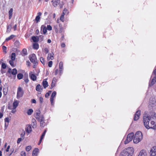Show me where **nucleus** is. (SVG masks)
I'll return each instance as SVG.
<instances>
[{
  "label": "nucleus",
  "mask_w": 156,
  "mask_h": 156,
  "mask_svg": "<svg viewBox=\"0 0 156 156\" xmlns=\"http://www.w3.org/2000/svg\"><path fill=\"white\" fill-rule=\"evenodd\" d=\"M29 76L31 79L33 81H35L36 80V76L32 73V72L30 73H29Z\"/></svg>",
  "instance_id": "aec40b11"
},
{
  "label": "nucleus",
  "mask_w": 156,
  "mask_h": 156,
  "mask_svg": "<svg viewBox=\"0 0 156 156\" xmlns=\"http://www.w3.org/2000/svg\"><path fill=\"white\" fill-rule=\"evenodd\" d=\"M23 75L22 73H19L17 75V77L19 79H21L23 78Z\"/></svg>",
  "instance_id": "4c0bfd02"
},
{
  "label": "nucleus",
  "mask_w": 156,
  "mask_h": 156,
  "mask_svg": "<svg viewBox=\"0 0 156 156\" xmlns=\"http://www.w3.org/2000/svg\"><path fill=\"white\" fill-rule=\"evenodd\" d=\"M31 125L33 128H35L36 127V122L34 119H33L32 120Z\"/></svg>",
  "instance_id": "b1692460"
},
{
  "label": "nucleus",
  "mask_w": 156,
  "mask_h": 156,
  "mask_svg": "<svg viewBox=\"0 0 156 156\" xmlns=\"http://www.w3.org/2000/svg\"><path fill=\"white\" fill-rule=\"evenodd\" d=\"M14 60H10L9 61V63L10 64V65L11 66H12V67H14V63L13 62V61Z\"/></svg>",
  "instance_id": "37998d69"
},
{
  "label": "nucleus",
  "mask_w": 156,
  "mask_h": 156,
  "mask_svg": "<svg viewBox=\"0 0 156 156\" xmlns=\"http://www.w3.org/2000/svg\"><path fill=\"white\" fill-rule=\"evenodd\" d=\"M42 84L44 88H46L48 86V82L46 81V80H43L42 82Z\"/></svg>",
  "instance_id": "393cba45"
},
{
  "label": "nucleus",
  "mask_w": 156,
  "mask_h": 156,
  "mask_svg": "<svg viewBox=\"0 0 156 156\" xmlns=\"http://www.w3.org/2000/svg\"><path fill=\"white\" fill-rule=\"evenodd\" d=\"M30 60L31 62L35 65H36L37 63L36 56L35 54H32L30 55Z\"/></svg>",
  "instance_id": "423d86ee"
},
{
  "label": "nucleus",
  "mask_w": 156,
  "mask_h": 156,
  "mask_svg": "<svg viewBox=\"0 0 156 156\" xmlns=\"http://www.w3.org/2000/svg\"><path fill=\"white\" fill-rule=\"evenodd\" d=\"M23 94L24 91L22 88L20 87H19L17 89V98L18 99H19L22 97L23 96Z\"/></svg>",
  "instance_id": "39448f33"
},
{
  "label": "nucleus",
  "mask_w": 156,
  "mask_h": 156,
  "mask_svg": "<svg viewBox=\"0 0 156 156\" xmlns=\"http://www.w3.org/2000/svg\"><path fill=\"white\" fill-rule=\"evenodd\" d=\"M152 76H156V68L154 71V73L152 74Z\"/></svg>",
  "instance_id": "680f3d73"
},
{
  "label": "nucleus",
  "mask_w": 156,
  "mask_h": 156,
  "mask_svg": "<svg viewBox=\"0 0 156 156\" xmlns=\"http://www.w3.org/2000/svg\"><path fill=\"white\" fill-rule=\"evenodd\" d=\"M15 53L14 52L12 53L11 56V60H14L15 59Z\"/></svg>",
  "instance_id": "c756f323"
},
{
  "label": "nucleus",
  "mask_w": 156,
  "mask_h": 156,
  "mask_svg": "<svg viewBox=\"0 0 156 156\" xmlns=\"http://www.w3.org/2000/svg\"><path fill=\"white\" fill-rule=\"evenodd\" d=\"M138 156H147L146 151L144 150H141Z\"/></svg>",
  "instance_id": "6ab92c4d"
},
{
  "label": "nucleus",
  "mask_w": 156,
  "mask_h": 156,
  "mask_svg": "<svg viewBox=\"0 0 156 156\" xmlns=\"http://www.w3.org/2000/svg\"><path fill=\"white\" fill-rule=\"evenodd\" d=\"M60 20L62 22H63L64 21V17L63 16V15L61 16Z\"/></svg>",
  "instance_id": "3c124183"
},
{
  "label": "nucleus",
  "mask_w": 156,
  "mask_h": 156,
  "mask_svg": "<svg viewBox=\"0 0 156 156\" xmlns=\"http://www.w3.org/2000/svg\"><path fill=\"white\" fill-rule=\"evenodd\" d=\"M52 61H49L48 63V66L50 67H52Z\"/></svg>",
  "instance_id": "8fccbe9b"
},
{
  "label": "nucleus",
  "mask_w": 156,
  "mask_h": 156,
  "mask_svg": "<svg viewBox=\"0 0 156 156\" xmlns=\"http://www.w3.org/2000/svg\"><path fill=\"white\" fill-rule=\"evenodd\" d=\"M58 73V69H56L55 71V75H56Z\"/></svg>",
  "instance_id": "bf43d9fd"
},
{
  "label": "nucleus",
  "mask_w": 156,
  "mask_h": 156,
  "mask_svg": "<svg viewBox=\"0 0 156 156\" xmlns=\"http://www.w3.org/2000/svg\"><path fill=\"white\" fill-rule=\"evenodd\" d=\"M15 36L14 35H11L9 37L6 38V39L5 41H8L13 38L14 37H15Z\"/></svg>",
  "instance_id": "2f4dec72"
},
{
  "label": "nucleus",
  "mask_w": 156,
  "mask_h": 156,
  "mask_svg": "<svg viewBox=\"0 0 156 156\" xmlns=\"http://www.w3.org/2000/svg\"><path fill=\"white\" fill-rule=\"evenodd\" d=\"M40 61L43 64H44V60L43 57H41L40 58Z\"/></svg>",
  "instance_id": "c03bdc74"
},
{
  "label": "nucleus",
  "mask_w": 156,
  "mask_h": 156,
  "mask_svg": "<svg viewBox=\"0 0 156 156\" xmlns=\"http://www.w3.org/2000/svg\"><path fill=\"white\" fill-rule=\"evenodd\" d=\"M135 136H137L138 138L140 139H142L143 138V135L142 133L139 131H137L135 133Z\"/></svg>",
  "instance_id": "2eb2a0df"
},
{
  "label": "nucleus",
  "mask_w": 156,
  "mask_h": 156,
  "mask_svg": "<svg viewBox=\"0 0 156 156\" xmlns=\"http://www.w3.org/2000/svg\"><path fill=\"white\" fill-rule=\"evenodd\" d=\"M38 37V40L40 41H41L43 40L44 36L41 35L39 36Z\"/></svg>",
  "instance_id": "ea45409f"
},
{
  "label": "nucleus",
  "mask_w": 156,
  "mask_h": 156,
  "mask_svg": "<svg viewBox=\"0 0 156 156\" xmlns=\"http://www.w3.org/2000/svg\"><path fill=\"white\" fill-rule=\"evenodd\" d=\"M40 111H38L36 112L35 118L37 119L40 120V117H41V116H40L39 115L40 114Z\"/></svg>",
  "instance_id": "cd10ccee"
},
{
  "label": "nucleus",
  "mask_w": 156,
  "mask_h": 156,
  "mask_svg": "<svg viewBox=\"0 0 156 156\" xmlns=\"http://www.w3.org/2000/svg\"><path fill=\"white\" fill-rule=\"evenodd\" d=\"M47 32L46 26L45 25H42L41 27V32L43 34H45Z\"/></svg>",
  "instance_id": "4468645a"
},
{
  "label": "nucleus",
  "mask_w": 156,
  "mask_h": 156,
  "mask_svg": "<svg viewBox=\"0 0 156 156\" xmlns=\"http://www.w3.org/2000/svg\"><path fill=\"white\" fill-rule=\"evenodd\" d=\"M22 52L23 54L24 55H27V49L25 48L23 49L22 50Z\"/></svg>",
  "instance_id": "a19ab883"
},
{
  "label": "nucleus",
  "mask_w": 156,
  "mask_h": 156,
  "mask_svg": "<svg viewBox=\"0 0 156 156\" xmlns=\"http://www.w3.org/2000/svg\"><path fill=\"white\" fill-rule=\"evenodd\" d=\"M67 9L66 8H65L63 11V13L66 14L67 12Z\"/></svg>",
  "instance_id": "13d9d810"
},
{
  "label": "nucleus",
  "mask_w": 156,
  "mask_h": 156,
  "mask_svg": "<svg viewBox=\"0 0 156 156\" xmlns=\"http://www.w3.org/2000/svg\"><path fill=\"white\" fill-rule=\"evenodd\" d=\"M47 30H52V27L50 25H48L46 27Z\"/></svg>",
  "instance_id": "de8ad7c7"
},
{
  "label": "nucleus",
  "mask_w": 156,
  "mask_h": 156,
  "mask_svg": "<svg viewBox=\"0 0 156 156\" xmlns=\"http://www.w3.org/2000/svg\"><path fill=\"white\" fill-rule=\"evenodd\" d=\"M41 87L40 84H38L36 87V90L37 91H41V90H42V89L41 88Z\"/></svg>",
  "instance_id": "72a5a7b5"
},
{
  "label": "nucleus",
  "mask_w": 156,
  "mask_h": 156,
  "mask_svg": "<svg viewBox=\"0 0 156 156\" xmlns=\"http://www.w3.org/2000/svg\"><path fill=\"white\" fill-rule=\"evenodd\" d=\"M133 152L132 147H129L123 151L121 153L120 156H132Z\"/></svg>",
  "instance_id": "f03ea898"
},
{
  "label": "nucleus",
  "mask_w": 156,
  "mask_h": 156,
  "mask_svg": "<svg viewBox=\"0 0 156 156\" xmlns=\"http://www.w3.org/2000/svg\"><path fill=\"white\" fill-rule=\"evenodd\" d=\"M24 80L25 82L27 83L29 81V80L28 78L24 79Z\"/></svg>",
  "instance_id": "69168bd1"
},
{
  "label": "nucleus",
  "mask_w": 156,
  "mask_h": 156,
  "mask_svg": "<svg viewBox=\"0 0 156 156\" xmlns=\"http://www.w3.org/2000/svg\"><path fill=\"white\" fill-rule=\"evenodd\" d=\"M140 115V111L138 110L136 111L134 116V120L135 121L138 120Z\"/></svg>",
  "instance_id": "1a4fd4ad"
},
{
  "label": "nucleus",
  "mask_w": 156,
  "mask_h": 156,
  "mask_svg": "<svg viewBox=\"0 0 156 156\" xmlns=\"http://www.w3.org/2000/svg\"><path fill=\"white\" fill-rule=\"evenodd\" d=\"M14 44L16 47H19L20 46V43L18 41H16L14 43Z\"/></svg>",
  "instance_id": "58836bf2"
},
{
  "label": "nucleus",
  "mask_w": 156,
  "mask_h": 156,
  "mask_svg": "<svg viewBox=\"0 0 156 156\" xmlns=\"http://www.w3.org/2000/svg\"><path fill=\"white\" fill-rule=\"evenodd\" d=\"M39 100H40V103H42L43 102V98L41 97H40L39 98Z\"/></svg>",
  "instance_id": "052dcab7"
},
{
  "label": "nucleus",
  "mask_w": 156,
  "mask_h": 156,
  "mask_svg": "<svg viewBox=\"0 0 156 156\" xmlns=\"http://www.w3.org/2000/svg\"><path fill=\"white\" fill-rule=\"evenodd\" d=\"M142 139H140L139 138H138L137 136H134L133 141L134 143L137 144Z\"/></svg>",
  "instance_id": "dca6fc26"
},
{
  "label": "nucleus",
  "mask_w": 156,
  "mask_h": 156,
  "mask_svg": "<svg viewBox=\"0 0 156 156\" xmlns=\"http://www.w3.org/2000/svg\"><path fill=\"white\" fill-rule=\"evenodd\" d=\"M54 55V54L53 52H52L51 53H49L48 54V56L47 57V59L48 60H53L54 59L53 55Z\"/></svg>",
  "instance_id": "5701e85b"
},
{
  "label": "nucleus",
  "mask_w": 156,
  "mask_h": 156,
  "mask_svg": "<svg viewBox=\"0 0 156 156\" xmlns=\"http://www.w3.org/2000/svg\"><path fill=\"white\" fill-rule=\"evenodd\" d=\"M22 140V139L21 138H19L17 141V143L18 144L20 143Z\"/></svg>",
  "instance_id": "4d7b16f0"
},
{
  "label": "nucleus",
  "mask_w": 156,
  "mask_h": 156,
  "mask_svg": "<svg viewBox=\"0 0 156 156\" xmlns=\"http://www.w3.org/2000/svg\"><path fill=\"white\" fill-rule=\"evenodd\" d=\"M45 135V134H44L43 133L42 134V135L41 136V137L40 139L43 140V139Z\"/></svg>",
  "instance_id": "774afa93"
},
{
  "label": "nucleus",
  "mask_w": 156,
  "mask_h": 156,
  "mask_svg": "<svg viewBox=\"0 0 156 156\" xmlns=\"http://www.w3.org/2000/svg\"><path fill=\"white\" fill-rule=\"evenodd\" d=\"M21 156H26V154L24 151H23L21 152Z\"/></svg>",
  "instance_id": "864d4df0"
},
{
  "label": "nucleus",
  "mask_w": 156,
  "mask_h": 156,
  "mask_svg": "<svg viewBox=\"0 0 156 156\" xmlns=\"http://www.w3.org/2000/svg\"><path fill=\"white\" fill-rule=\"evenodd\" d=\"M151 121L149 126H151L152 128L150 129H156V114H154L153 116L151 117Z\"/></svg>",
  "instance_id": "7ed1b4c3"
},
{
  "label": "nucleus",
  "mask_w": 156,
  "mask_h": 156,
  "mask_svg": "<svg viewBox=\"0 0 156 156\" xmlns=\"http://www.w3.org/2000/svg\"><path fill=\"white\" fill-rule=\"evenodd\" d=\"M12 25H8L7 26V32H9L11 30Z\"/></svg>",
  "instance_id": "473e14b6"
},
{
  "label": "nucleus",
  "mask_w": 156,
  "mask_h": 156,
  "mask_svg": "<svg viewBox=\"0 0 156 156\" xmlns=\"http://www.w3.org/2000/svg\"><path fill=\"white\" fill-rule=\"evenodd\" d=\"M51 90H49L48 91V92L45 95V97H46V98H47V97H48L50 95V94H51Z\"/></svg>",
  "instance_id": "49530a36"
},
{
  "label": "nucleus",
  "mask_w": 156,
  "mask_h": 156,
  "mask_svg": "<svg viewBox=\"0 0 156 156\" xmlns=\"http://www.w3.org/2000/svg\"><path fill=\"white\" fill-rule=\"evenodd\" d=\"M31 149V147L30 146H29L26 147V151H30Z\"/></svg>",
  "instance_id": "a18cd8bd"
},
{
  "label": "nucleus",
  "mask_w": 156,
  "mask_h": 156,
  "mask_svg": "<svg viewBox=\"0 0 156 156\" xmlns=\"http://www.w3.org/2000/svg\"><path fill=\"white\" fill-rule=\"evenodd\" d=\"M44 51L46 54H47L49 51L48 49L47 48H45L44 50Z\"/></svg>",
  "instance_id": "6e6d98bb"
},
{
  "label": "nucleus",
  "mask_w": 156,
  "mask_h": 156,
  "mask_svg": "<svg viewBox=\"0 0 156 156\" xmlns=\"http://www.w3.org/2000/svg\"><path fill=\"white\" fill-rule=\"evenodd\" d=\"M6 67V65L5 63H2V64L1 68L3 69H5Z\"/></svg>",
  "instance_id": "79ce46f5"
},
{
  "label": "nucleus",
  "mask_w": 156,
  "mask_h": 156,
  "mask_svg": "<svg viewBox=\"0 0 156 156\" xmlns=\"http://www.w3.org/2000/svg\"><path fill=\"white\" fill-rule=\"evenodd\" d=\"M33 112V110L32 109H30L27 112V114L28 115H31Z\"/></svg>",
  "instance_id": "e433bc0d"
},
{
  "label": "nucleus",
  "mask_w": 156,
  "mask_h": 156,
  "mask_svg": "<svg viewBox=\"0 0 156 156\" xmlns=\"http://www.w3.org/2000/svg\"><path fill=\"white\" fill-rule=\"evenodd\" d=\"M56 93L55 91H54L52 93L50 98V101L52 105H53L54 98L55 96Z\"/></svg>",
  "instance_id": "f8f14e48"
},
{
  "label": "nucleus",
  "mask_w": 156,
  "mask_h": 156,
  "mask_svg": "<svg viewBox=\"0 0 156 156\" xmlns=\"http://www.w3.org/2000/svg\"><path fill=\"white\" fill-rule=\"evenodd\" d=\"M53 5L54 7H56L60 2V0H52Z\"/></svg>",
  "instance_id": "f3484780"
},
{
  "label": "nucleus",
  "mask_w": 156,
  "mask_h": 156,
  "mask_svg": "<svg viewBox=\"0 0 156 156\" xmlns=\"http://www.w3.org/2000/svg\"><path fill=\"white\" fill-rule=\"evenodd\" d=\"M39 149L37 148H35L33 151V156H37L38 154Z\"/></svg>",
  "instance_id": "412c9836"
},
{
  "label": "nucleus",
  "mask_w": 156,
  "mask_h": 156,
  "mask_svg": "<svg viewBox=\"0 0 156 156\" xmlns=\"http://www.w3.org/2000/svg\"><path fill=\"white\" fill-rule=\"evenodd\" d=\"M150 156H156V146L153 147L151 149L150 152Z\"/></svg>",
  "instance_id": "6e6552de"
},
{
  "label": "nucleus",
  "mask_w": 156,
  "mask_h": 156,
  "mask_svg": "<svg viewBox=\"0 0 156 156\" xmlns=\"http://www.w3.org/2000/svg\"><path fill=\"white\" fill-rule=\"evenodd\" d=\"M149 106L152 108L156 106V98H150Z\"/></svg>",
  "instance_id": "0eeeda50"
},
{
  "label": "nucleus",
  "mask_w": 156,
  "mask_h": 156,
  "mask_svg": "<svg viewBox=\"0 0 156 156\" xmlns=\"http://www.w3.org/2000/svg\"><path fill=\"white\" fill-rule=\"evenodd\" d=\"M19 103L17 101H15L12 104V109L15 110L18 105Z\"/></svg>",
  "instance_id": "a211bd4d"
},
{
  "label": "nucleus",
  "mask_w": 156,
  "mask_h": 156,
  "mask_svg": "<svg viewBox=\"0 0 156 156\" xmlns=\"http://www.w3.org/2000/svg\"><path fill=\"white\" fill-rule=\"evenodd\" d=\"M61 46L62 48H64L65 46V44L64 43H62L61 44Z\"/></svg>",
  "instance_id": "e2e57ef3"
},
{
  "label": "nucleus",
  "mask_w": 156,
  "mask_h": 156,
  "mask_svg": "<svg viewBox=\"0 0 156 156\" xmlns=\"http://www.w3.org/2000/svg\"><path fill=\"white\" fill-rule=\"evenodd\" d=\"M151 119V117L148 115L145 114L143 118V122L145 127L147 129L152 128V127L149 126V121Z\"/></svg>",
  "instance_id": "f257e3e1"
},
{
  "label": "nucleus",
  "mask_w": 156,
  "mask_h": 156,
  "mask_svg": "<svg viewBox=\"0 0 156 156\" xmlns=\"http://www.w3.org/2000/svg\"><path fill=\"white\" fill-rule=\"evenodd\" d=\"M59 29L58 32L60 33H64V28L62 27V24L60 23L59 25Z\"/></svg>",
  "instance_id": "4be33fe9"
},
{
  "label": "nucleus",
  "mask_w": 156,
  "mask_h": 156,
  "mask_svg": "<svg viewBox=\"0 0 156 156\" xmlns=\"http://www.w3.org/2000/svg\"><path fill=\"white\" fill-rule=\"evenodd\" d=\"M17 27V25L15 24L14 26L13 27V28L14 29V30H16Z\"/></svg>",
  "instance_id": "338daca9"
},
{
  "label": "nucleus",
  "mask_w": 156,
  "mask_h": 156,
  "mask_svg": "<svg viewBox=\"0 0 156 156\" xmlns=\"http://www.w3.org/2000/svg\"><path fill=\"white\" fill-rule=\"evenodd\" d=\"M33 47L34 49H37L39 48V45L37 43H34L33 44Z\"/></svg>",
  "instance_id": "7c9ffc66"
},
{
  "label": "nucleus",
  "mask_w": 156,
  "mask_h": 156,
  "mask_svg": "<svg viewBox=\"0 0 156 156\" xmlns=\"http://www.w3.org/2000/svg\"><path fill=\"white\" fill-rule=\"evenodd\" d=\"M11 73L13 75H16L17 74V70L16 69H13Z\"/></svg>",
  "instance_id": "f704fd0d"
},
{
  "label": "nucleus",
  "mask_w": 156,
  "mask_h": 156,
  "mask_svg": "<svg viewBox=\"0 0 156 156\" xmlns=\"http://www.w3.org/2000/svg\"><path fill=\"white\" fill-rule=\"evenodd\" d=\"M56 79L55 78H54L53 79L52 83H51V85H53V86H55V84L56 83Z\"/></svg>",
  "instance_id": "c9c22d12"
},
{
  "label": "nucleus",
  "mask_w": 156,
  "mask_h": 156,
  "mask_svg": "<svg viewBox=\"0 0 156 156\" xmlns=\"http://www.w3.org/2000/svg\"><path fill=\"white\" fill-rule=\"evenodd\" d=\"M32 130V128L31 126L30 125H28L27 126L26 131L28 133H30Z\"/></svg>",
  "instance_id": "a878e982"
},
{
  "label": "nucleus",
  "mask_w": 156,
  "mask_h": 156,
  "mask_svg": "<svg viewBox=\"0 0 156 156\" xmlns=\"http://www.w3.org/2000/svg\"><path fill=\"white\" fill-rule=\"evenodd\" d=\"M153 77L151 81L150 82L149 84V87H151L154 85L156 82V76H153Z\"/></svg>",
  "instance_id": "ddd939ff"
},
{
  "label": "nucleus",
  "mask_w": 156,
  "mask_h": 156,
  "mask_svg": "<svg viewBox=\"0 0 156 156\" xmlns=\"http://www.w3.org/2000/svg\"><path fill=\"white\" fill-rule=\"evenodd\" d=\"M63 63L62 62H60L59 65V71L60 75H61L63 70Z\"/></svg>",
  "instance_id": "9b49d317"
},
{
  "label": "nucleus",
  "mask_w": 156,
  "mask_h": 156,
  "mask_svg": "<svg viewBox=\"0 0 156 156\" xmlns=\"http://www.w3.org/2000/svg\"><path fill=\"white\" fill-rule=\"evenodd\" d=\"M13 11V9L12 8H11L10 9V10L9 12V19H10L12 17Z\"/></svg>",
  "instance_id": "bb28decb"
},
{
  "label": "nucleus",
  "mask_w": 156,
  "mask_h": 156,
  "mask_svg": "<svg viewBox=\"0 0 156 156\" xmlns=\"http://www.w3.org/2000/svg\"><path fill=\"white\" fill-rule=\"evenodd\" d=\"M40 19V16H37L36 17L35 19L37 23L39 21Z\"/></svg>",
  "instance_id": "603ef678"
},
{
  "label": "nucleus",
  "mask_w": 156,
  "mask_h": 156,
  "mask_svg": "<svg viewBox=\"0 0 156 156\" xmlns=\"http://www.w3.org/2000/svg\"><path fill=\"white\" fill-rule=\"evenodd\" d=\"M9 121V119L8 117L6 118L5 119V122H7L8 123Z\"/></svg>",
  "instance_id": "5fc2aeb1"
},
{
  "label": "nucleus",
  "mask_w": 156,
  "mask_h": 156,
  "mask_svg": "<svg viewBox=\"0 0 156 156\" xmlns=\"http://www.w3.org/2000/svg\"><path fill=\"white\" fill-rule=\"evenodd\" d=\"M32 39L34 42H37L38 41V36H33Z\"/></svg>",
  "instance_id": "c85d7f7f"
},
{
  "label": "nucleus",
  "mask_w": 156,
  "mask_h": 156,
  "mask_svg": "<svg viewBox=\"0 0 156 156\" xmlns=\"http://www.w3.org/2000/svg\"><path fill=\"white\" fill-rule=\"evenodd\" d=\"M44 118L43 116L41 115V117H40V125L41 126L44 127L45 125V123L44 121Z\"/></svg>",
  "instance_id": "9d476101"
},
{
  "label": "nucleus",
  "mask_w": 156,
  "mask_h": 156,
  "mask_svg": "<svg viewBox=\"0 0 156 156\" xmlns=\"http://www.w3.org/2000/svg\"><path fill=\"white\" fill-rule=\"evenodd\" d=\"M10 146L9 145L7 147V149L6 150V152H8L9 151V149L10 148Z\"/></svg>",
  "instance_id": "0e129e2a"
},
{
  "label": "nucleus",
  "mask_w": 156,
  "mask_h": 156,
  "mask_svg": "<svg viewBox=\"0 0 156 156\" xmlns=\"http://www.w3.org/2000/svg\"><path fill=\"white\" fill-rule=\"evenodd\" d=\"M133 136L134 134L133 133H131L128 134L126 140L124 141V144H126L131 141L132 140Z\"/></svg>",
  "instance_id": "20e7f679"
},
{
  "label": "nucleus",
  "mask_w": 156,
  "mask_h": 156,
  "mask_svg": "<svg viewBox=\"0 0 156 156\" xmlns=\"http://www.w3.org/2000/svg\"><path fill=\"white\" fill-rule=\"evenodd\" d=\"M2 49L3 51L5 52V53H6V50H7V48L5 46H2Z\"/></svg>",
  "instance_id": "09e8293b"
}]
</instances>
